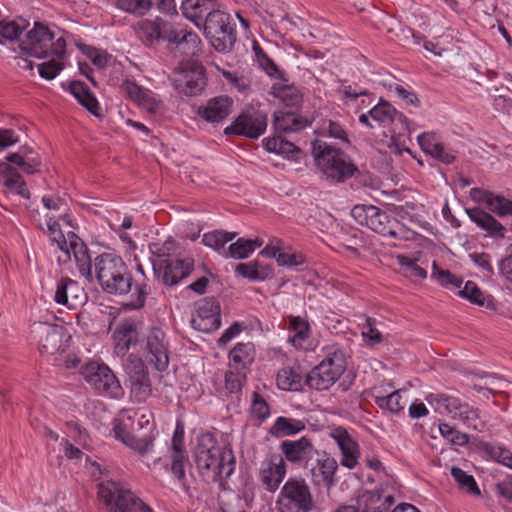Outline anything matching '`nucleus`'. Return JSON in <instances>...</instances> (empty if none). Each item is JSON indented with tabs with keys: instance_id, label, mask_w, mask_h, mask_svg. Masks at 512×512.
I'll use <instances>...</instances> for the list:
<instances>
[{
	"instance_id": "obj_40",
	"label": "nucleus",
	"mask_w": 512,
	"mask_h": 512,
	"mask_svg": "<svg viewBox=\"0 0 512 512\" xmlns=\"http://www.w3.org/2000/svg\"><path fill=\"white\" fill-rule=\"evenodd\" d=\"M304 377L298 367H285L276 376L279 389L284 391H298L302 388Z\"/></svg>"
},
{
	"instance_id": "obj_18",
	"label": "nucleus",
	"mask_w": 512,
	"mask_h": 512,
	"mask_svg": "<svg viewBox=\"0 0 512 512\" xmlns=\"http://www.w3.org/2000/svg\"><path fill=\"white\" fill-rule=\"evenodd\" d=\"M174 86L180 92L193 96L200 93L206 85L204 68L197 63L181 68L173 78Z\"/></svg>"
},
{
	"instance_id": "obj_36",
	"label": "nucleus",
	"mask_w": 512,
	"mask_h": 512,
	"mask_svg": "<svg viewBox=\"0 0 512 512\" xmlns=\"http://www.w3.org/2000/svg\"><path fill=\"white\" fill-rule=\"evenodd\" d=\"M218 4L215 0H184L182 2L183 15L200 27V21L204 16H209Z\"/></svg>"
},
{
	"instance_id": "obj_58",
	"label": "nucleus",
	"mask_w": 512,
	"mask_h": 512,
	"mask_svg": "<svg viewBox=\"0 0 512 512\" xmlns=\"http://www.w3.org/2000/svg\"><path fill=\"white\" fill-rule=\"evenodd\" d=\"M246 381V374L242 370L227 371L225 374V389L228 393L234 394L241 391Z\"/></svg>"
},
{
	"instance_id": "obj_35",
	"label": "nucleus",
	"mask_w": 512,
	"mask_h": 512,
	"mask_svg": "<svg viewBox=\"0 0 512 512\" xmlns=\"http://www.w3.org/2000/svg\"><path fill=\"white\" fill-rule=\"evenodd\" d=\"M418 143L426 154L431 155L433 158L440 160L443 163L449 164L453 161L454 156L448 152L445 147L439 142L438 137L434 133L425 132L417 137Z\"/></svg>"
},
{
	"instance_id": "obj_54",
	"label": "nucleus",
	"mask_w": 512,
	"mask_h": 512,
	"mask_svg": "<svg viewBox=\"0 0 512 512\" xmlns=\"http://www.w3.org/2000/svg\"><path fill=\"white\" fill-rule=\"evenodd\" d=\"M376 403L381 409L391 413H398L402 411L405 406L400 391H394L387 396H377Z\"/></svg>"
},
{
	"instance_id": "obj_64",
	"label": "nucleus",
	"mask_w": 512,
	"mask_h": 512,
	"mask_svg": "<svg viewBox=\"0 0 512 512\" xmlns=\"http://www.w3.org/2000/svg\"><path fill=\"white\" fill-rule=\"evenodd\" d=\"M500 276L510 285H512V247L507 255L498 263Z\"/></svg>"
},
{
	"instance_id": "obj_17",
	"label": "nucleus",
	"mask_w": 512,
	"mask_h": 512,
	"mask_svg": "<svg viewBox=\"0 0 512 512\" xmlns=\"http://www.w3.org/2000/svg\"><path fill=\"white\" fill-rule=\"evenodd\" d=\"M221 324L220 306L213 299H203L198 302L191 318L192 327L203 333L216 331Z\"/></svg>"
},
{
	"instance_id": "obj_51",
	"label": "nucleus",
	"mask_w": 512,
	"mask_h": 512,
	"mask_svg": "<svg viewBox=\"0 0 512 512\" xmlns=\"http://www.w3.org/2000/svg\"><path fill=\"white\" fill-rule=\"evenodd\" d=\"M316 133L320 136H328L337 139L342 143H349L347 133L341 125L329 119L321 120L317 126Z\"/></svg>"
},
{
	"instance_id": "obj_19",
	"label": "nucleus",
	"mask_w": 512,
	"mask_h": 512,
	"mask_svg": "<svg viewBox=\"0 0 512 512\" xmlns=\"http://www.w3.org/2000/svg\"><path fill=\"white\" fill-rule=\"evenodd\" d=\"M340 450V464L348 469H354L359 461L360 447L353 435L343 427H334L329 432Z\"/></svg>"
},
{
	"instance_id": "obj_28",
	"label": "nucleus",
	"mask_w": 512,
	"mask_h": 512,
	"mask_svg": "<svg viewBox=\"0 0 512 512\" xmlns=\"http://www.w3.org/2000/svg\"><path fill=\"white\" fill-rule=\"evenodd\" d=\"M471 197L499 217L512 216V201L503 196L482 189H472Z\"/></svg>"
},
{
	"instance_id": "obj_42",
	"label": "nucleus",
	"mask_w": 512,
	"mask_h": 512,
	"mask_svg": "<svg viewBox=\"0 0 512 512\" xmlns=\"http://www.w3.org/2000/svg\"><path fill=\"white\" fill-rule=\"evenodd\" d=\"M192 270L190 260H174L166 265L163 280L167 285H175L181 279L187 277Z\"/></svg>"
},
{
	"instance_id": "obj_29",
	"label": "nucleus",
	"mask_w": 512,
	"mask_h": 512,
	"mask_svg": "<svg viewBox=\"0 0 512 512\" xmlns=\"http://www.w3.org/2000/svg\"><path fill=\"white\" fill-rule=\"evenodd\" d=\"M337 469V461L333 457L323 454L316 460V464L312 468L313 481L317 485H323L329 489L336 483L335 474Z\"/></svg>"
},
{
	"instance_id": "obj_49",
	"label": "nucleus",
	"mask_w": 512,
	"mask_h": 512,
	"mask_svg": "<svg viewBox=\"0 0 512 512\" xmlns=\"http://www.w3.org/2000/svg\"><path fill=\"white\" fill-rule=\"evenodd\" d=\"M235 237L236 234L233 232L213 231L203 235L202 243L217 252H221L224 246Z\"/></svg>"
},
{
	"instance_id": "obj_26",
	"label": "nucleus",
	"mask_w": 512,
	"mask_h": 512,
	"mask_svg": "<svg viewBox=\"0 0 512 512\" xmlns=\"http://www.w3.org/2000/svg\"><path fill=\"white\" fill-rule=\"evenodd\" d=\"M288 341L296 349L310 350L315 346L309 323L299 317H290L288 324Z\"/></svg>"
},
{
	"instance_id": "obj_5",
	"label": "nucleus",
	"mask_w": 512,
	"mask_h": 512,
	"mask_svg": "<svg viewBox=\"0 0 512 512\" xmlns=\"http://www.w3.org/2000/svg\"><path fill=\"white\" fill-rule=\"evenodd\" d=\"M97 279L111 294H124L131 290L132 279L122 258L113 253H102L94 262Z\"/></svg>"
},
{
	"instance_id": "obj_63",
	"label": "nucleus",
	"mask_w": 512,
	"mask_h": 512,
	"mask_svg": "<svg viewBox=\"0 0 512 512\" xmlns=\"http://www.w3.org/2000/svg\"><path fill=\"white\" fill-rule=\"evenodd\" d=\"M470 260L477 266L486 276H491L494 273L491 264V257L485 252H473L469 254Z\"/></svg>"
},
{
	"instance_id": "obj_10",
	"label": "nucleus",
	"mask_w": 512,
	"mask_h": 512,
	"mask_svg": "<svg viewBox=\"0 0 512 512\" xmlns=\"http://www.w3.org/2000/svg\"><path fill=\"white\" fill-rule=\"evenodd\" d=\"M32 332L39 337V351L43 357L52 363L62 360L71 340L63 327L39 322L33 324Z\"/></svg>"
},
{
	"instance_id": "obj_30",
	"label": "nucleus",
	"mask_w": 512,
	"mask_h": 512,
	"mask_svg": "<svg viewBox=\"0 0 512 512\" xmlns=\"http://www.w3.org/2000/svg\"><path fill=\"white\" fill-rule=\"evenodd\" d=\"M130 395L135 402H145L152 395L151 382L140 363L129 373Z\"/></svg>"
},
{
	"instance_id": "obj_46",
	"label": "nucleus",
	"mask_w": 512,
	"mask_h": 512,
	"mask_svg": "<svg viewBox=\"0 0 512 512\" xmlns=\"http://www.w3.org/2000/svg\"><path fill=\"white\" fill-rule=\"evenodd\" d=\"M396 260L400 267L399 271L404 277L411 280L427 278L426 270L418 265L417 260L404 255H398Z\"/></svg>"
},
{
	"instance_id": "obj_33",
	"label": "nucleus",
	"mask_w": 512,
	"mask_h": 512,
	"mask_svg": "<svg viewBox=\"0 0 512 512\" xmlns=\"http://www.w3.org/2000/svg\"><path fill=\"white\" fill-rule=\"evenodd\" d=\"M0 183L10 192L29 198V191L17 170L6 162H0Z\"/></svg>"
},
{
	"instance_id": "obj_52",
	"label": "nucleus",
	"mask_w": 512,
	"mask_h": 512,
	"mask_svg": "<svg viewBox=\"0 0 512 512\" xmlns=\"http://www.w3.org/2000/svg\"><path fill=\"white\" fill-rule=\"evenodd\" d=\"M438 430L440 435L451 445L464 446L469 441L467 434L448 423H439Z\"/></svg>"
},
{
	"instance_id": "obj_7",
	"label": "nucleus",
	"mask_w": 512,
	"mask_h": 512,
	"mask_svg": "<svg viewBox=\"0 0 512 512\" xmlns=\"http://www.w3.org/2000/svg\"><path fill=\"white\" fill-rule=\"evenodd\" d=\"M428 403L439 414H449L452 418L461 421L466 427L482 431L485 421L479 411L459 399L444 394H429L426 397Z\"/></svg>"
},
{
	"instance_id": "obj_25",
	"label": "nucleus",
	"mask_w": 512,
	"mask_h": 512,
	"mask_svg": "<svg viewBox=\"0 0 512 512\" xmlns=\"http://www.w3.org/2000/svg\"><path fill=\"white\" fill-rule=\"evenodd\" d=\"M233 109V100L227 96L210 99L197 109V114L207 122L218 123L225 120Z\"/></svg>"
},
{
	"instance_id": "obj_53",
	"label": "nucleus",
	"mask_w": 512,
	"mask_h": 512,
	"mask_svg": "<svg viewBox=\"0 0 512 512\" xmlns=\"http://www.w3.org/2000/svg\"><path fill=\"white\" fill-rule=\"evenodd\" d=\"M451 475L460 488L472 495H480V489L472 475L458 467L451 468Z\"/></svg>"
},
{
	"instance_id": "obj_6",
	"label": "nucleus",
	"mask_w": 512,
	"mask_h": 512,
	"mask_svg": "<svg viewBox=\"0 0 512 512\" xmlns=\"http://www.w3.org/2000/svg\"><path fill=\"white\" fill-rule=\"evenodd\" d=\"M98 497L109 512H153L136 494L114 481H102L98 486Z\"/></svg>"
},
{
	"instance_id": "obj_39",
	"label": "nucleus",
	"mask_w": 512,
	"mask_h": 512,
	"mask_svg": "<svg viewBox=\"0 0 512 512\" xmlns=\"http://www.w3.org/2000/svg\"><path fill=\"white\" fill-rule=\"evenodd\" d=\"M68 90L90 113L95 116L99 115V103L83 83L72 81L68 84Z\"/></svg>"
},
{
	"instance_id": "obj_22",
	"label": "nucleus",
	"mask_w": 512,
	"mask_h": 512,
	"mask_svg": "<svg viewBox=\"0 0 512 512\" xmlns=\"http://www.w3.org/2000/svg\"><path fill=\"white\" fill-rule=\"evenodd\" d=\"M286 475L285 460L277 454H273L265 458L259 469V477L269 492H275Z\"/></svg>"
},
{
	"instance_id": "obj_37",
	"label": "nucleus",
	"mask_w": 512,
	"mask_h": 512,
	"mask_svg": "<svg viewBox=\"0 0 512 512\" xmlns=\"http://www.w3.org/2000/svg\"><path fill=\"white\" fill-rule=\"evenodd\" d=\"M468 215L472 222L486 231L488 236L497 238L505 236V227L490 214L480 210H471Z\"/></svg>"
},
{
	"instance_id": "obj_4",
	"label": "nucleus",
	"mask_w": 512,
	"mask_h": 512,
	"mask_svg": "<svg viewBox=\"0 0 512 512\" xmlns=\"http://www.w3.org/2000/svg\"><path fill=\"white\" fill-rule=\"evenodd\" d=\"M312 156L317 169L332 181L343 182L356 171L355 166L342 151L322 140L313 141Z\"/></svg>"
},
{
	"instance_id": "obj_60",
	"label": "nucleus",
	"mask_w": 512,
	"mask_h": 512,
	"mask_svg": "<svg viewBox=\"0 0 512 512\" xmlns=\"http://www.w3.org/2000/svg\"><path fill=\"white\" fill-rule=\"evenodd\" d=\"M131 414L133 415L130 416L133 422L138 420V430H149L154 427V415L150 410L146 408L131 409Z\"/></svg>"
},
{
	"instance_id": "obj_48",
	"label": "nucleus",
	"mask_w": 512,
	"mask_h": 512,
	"mask_svg": "<svg viewBox=\"0 0 512 512\" xmlns=\"http://www.w3.org/2000/svg\"><path fill=\"white\" fill-rule=\"evenodd\" d=\"M274 127L280 132H290L299 130L304 125L296 115L278 111L274 113Z\"/></svg>"
},
{
	"instance_id": "obj_55",
	"label": "nucleus",
	"mask_w": 512,
	"mask_h": 512,
	"mask_svg": "<svg viewBox=\"0 0 512 512\" xmlns=\"http://www.w3.org/2000/svg\"><path fill=\"white\" fill-rule=\"evenodd\" d=\"M171 472L179 481H183L186 477L185 465L188 461L185 450L171 449Z\"/></svg>"
},
{
	"instance_id": "obj_56",
	"label": "nucleus",
	"mask_w": 512,
	"mask_h": 512,
	"mask_svg": "<svg viewBox=\"0 0 512 512\" xmlns=\"http://www.w3.org/2000/svg\"><path fill=\"white\" fill-rule=\"evenodd\" d=\"M115 6L125 12L144 15L151 7L150 0H113Z\"/></svg>"
},
{
	"instance_id": "obj_43",
	"label": "nucleus",
	"mask_w": 512,
	"mask_h": 512,
	"mask_svg": "<svg viewBox=\"0 0 512 512\" xmlns=\"http://www.w3.org/2000/svg\"><path fill=\"white\" fill-rule=\"evenodd\" d=\"M263 244L264 241L259 237H255L254 239L239 238L237 241L230 244L228 254L234 259H245Z\"/></svg>"
},
{
	"instance_id": "obj_38",
	"label": "nucleus",
	"mask_w": 512,
	"mask_h": 512,
	"mask_svg": "<svg viewBox=\"0 0 512 512\" xmlns=\"http://www.w3.org/2000/svg\"><path fill=\"white\" fill-rule=\"evenodd\" d=\"M255 348L250 342L238 343L229 353L230 366L236 370L247 369L254 361Z\"/></svg>"
},
{
	"instance_id": "obj_21",
	"label": "nucleus",
	"mask_w": 512,
	"mask_h": 512,
	"mask_svg": "<svg viewBox=\"0 0 512 512\" xmlns=\"http://www.w3.org/2000/svg\"><path fill=\"white\" fill-rule=\"evenodd\" d=\"M123 88L129 98L148 113L161 116L165 112L163 101L152 91L133 81H126Z\"/></svg>"
},
{
	"instance_id": "obj_61",
	"label": "nucleus",
	"mask_w": 512,
	"mask_h": 512,
	"mask_svg": "<svg viewBox=\"0 0 512 512\" xmlns=\"http://www.w3.org/2000/svg\"><path fill=\"white\" fill-rule=\"evenodd\" d=\"M362 337L366 344L375 345L382 340L381 332L376 328L375 322L367 318L361 330Z\"/></svg>"
},
{
	"instance_id": "obj_45",
	"label": "nucleus",
	"mask_w": 512,
	"mask_h": 512,
	"mask_svg": "<svg viewBox=\"0 0 512 512\" xmlns=\"http://www.w3.org/2000/svg\"><path fill=\"white\" fill-rule=\"evenodd\" d=\"M47 60L37 64L39 75L46 79H54L64 68L65 52L50 53Z\"/></svg>"
},
{
	"instance_id": "obj_44",
	"label": "nucleus",
	"mask_w": 512,
	"mask_h": 512,
	"mask_svg": "<svg viewBox=\"0 0 512 512\" xmlns=\"http://www.w3.org/2000/svg\"><path fill=\"white\" fill-rule=\"evenodd\" d=\"M272 95L285 106H296L301 101V94L298 89L283 81H278L272 86Z\"/></svg>"
},
{
	"instance_id": "obj_13",
	"label": "nucleus",
	"mask_w": 512,
	"mask_h": 512,
	"mask_svg": "<svg viewBox=\"0 0 512 512\" xmlns=\"http://www.w3.org/2000/svg\"><path fill=\"white\" fill-rule=\"evenodd\" d=\"M351 215L360 225L367 226L383 236L388 235L400 239L410 238V232H404L402 229H392L389 216L376 206L356 205L352 208Z\"/></svg>"
},
{
	"instance_id": "obj_34",
	"label": "nucleus",
	"mask_w": 512,
	"mask_h": 512,
	"mask_svg": "<svg viewBox=\"0 0 512 512\" xmlns=\"http://www.w3.org/2000/svg\"><path fill=\"white\" fill-rule=\"evenodd\" d=\"M281 450L289 462L301 463L311 456L313 446L306 437H302L295 441H284Z\"/></svg>"
},
{
	"instance_id": "obj_59",
	"label": "nucleus",
	"mask_w": 512,
	"mask_h": 512,
	"mask_svg": "<svg viewBox=\"0 0 512 512\" xmlns=\"http://www.w3.org/2000/svg\"><path fill=\"white\" fill-rule=\"evenodd\" d=\"M148 291L145 284H136L126 306L130 309H140L144 306Z\"/></svg>"
},
{
	"instance_id": "obj_8",
	"label": "nucleus",
	"mask_w": 512,
	"mask_h": 512,
	"mask_svg": "<svg viewBox=\"0 0 512 512\" xmlns=\"http://www.w3.org/2000/svg\"><path fill=\"white\" fill-rule=\"evenodd\" d=\"M65 48L66 41L63 33L51 31L41 23H35L23 44V49L27 54L39 59L48 58L50 53H63Z\"/></svg>"
},
{
	"instance_id": "obj_41",
	"label": "nucleus",
	"mask_w": 512,
	"mask_h": 512,
	"mask_svg": "<svg viewBox=\"0 0 512 512\" xmlns=\"http://www.w3.org/2000/svg\"><path fill=\"white\" fill-rule=\"evenodd\" d=\"M304 429L305 423L302 420L280 416L271 426L270 434L275 437L292 436Z\"/></svg>"
},
{
	"instance_id": "obj_20",
	"label": "nucleus",
	"mask_w": 512,
	"mask_h": 512,
	"mask_svg": "<svg viewBox=\"0 0 512 512\" xmlns=\"http://www.w3.org/2000/svg\"><path fill=\"white\" fill-rule=\"evenodd\" d=\"M359 123L368 128L386 127L396 122L403 123L402 114L398 113L388 102L380 101L367 113L359 115Z\"/></svg>"
},
{
	"instance_id": "obj_24",
	"label": "nucleus",
	"mask_w": 512,
	"mask_h": 512,
	"mask_svg": "<svg viewBox=\"0 0 512 512\" xmlns=\"http://www.w3.org/2000/svg\"><path fill=\"white\" fill-rule=\"evenodd\" d=\"M338 94L343 105L354 113H360L373 102L371 94L356 85L342 84L338 90Z\"/></svg>"
},
{
	"instance_id": "obj_9",
	"label": "nucleus",
	"mask_w": 512,
	"mask_h": 512,
	"mask_svg": "<svg viewBox=\"0 0 512 512\" xmlns=\"http://www.w3.org/2000/svg\"><path fill=\"white\" fill-rule=\"evenodd\" d=\"M81 374L90 387L99 395L119 399L124 390L112 370L103 362L89 361L81 367Z\"/></svg>"
},
{
	"instance_id": "obj_14",
	"label": "nucleus",
	"mask_w": 512,
	"mask_h": 512,
	"mask_svg": "<svg viewBox=\"0 0 512 512\" xmlns=\"http://www.w3.org/2000/svg\"><path fill=\"white\" fill-rule=\"evenodd\" d=\"M133 416L131 409H124L120 411L112 421V429H108L106 426L99 425L98 429L104 434L113 436L115 440L123 443L125 446L138 451L143 454L150 450V443L140 442L134 435L135 431L134 422L132 421Z\"/></svg>"
},
{
	"instance_id": "obj_15",
	"label": "nucleus",
	"mask_w": 512,
	"mask_h": 512,
	"mask_svg": "<svg viewBox=\"0 0 512 512\" xmlns=\"http://www.w3.org/2000/svg\"><path fill=\"white\" fill-rule=\"evenodd\" d=\"M267 127V116L261 111H245L235 121L225 128L226 134L242 135L258 138Z\"/></svg>"
},
{
	"instance_id": "obj_2",
	"label": "nucleus",
	"mask_w": 512,
	"mask_h": 512,
	"mask_svg": "<svg viewBox=\"0 0 512 512\" xmlns=\"http://www.w3.org/2000/svg\"><path fill=\"white\" fill-rule=\"evenodd\" d=\"M194 457L198 472L206 482H222L235 471L232 449L210 433L198 437Z\"/></svg>"
},
{
	"instance_id": "obj_62",
	"label": "nucleus",
	"mask_w": 512,
	"mask_h": 512,
	"mask_svg": "<svg viewBox=\"0 0 512 512\" xmlns=\"http://www.w3.org/2000/svg\"><path fill=\"white\" fill-rule=\"evenodd\" d=\"M79 48L95 66L103 68L108 63V55L103 50L87 45H79Z\"/></svg>"
},
{
	"instance_id": "obj_12",
	"label": "nucleus",
	"mask_w": 512,
	"mask_h": 512,
	"mask_svg": "<svg viewBox=\"0 0 512 512\" xmlns=\"http://www.w3.org/2000/svg\"><path fill=\"white\" fill-rule=\"evenodd\" d=\"M346 369L344 353L339 349L329 351L326 357L308 375L307 384L317 390L331 387Z\"/></svg>"
},
{
	"instance_id": "obj_27",
	"label": "nucleus",
	"mask_w": 512,
	"mask_h": 512,
	"mask_svg": "<svg viewBox=\"0 0 512 512\" xmlns=\"http://www.w3.org/2000/svg\"><path fill=\"white\" fill-rule=\"evenodd\" d=\"M138 326L133 320L122 321L114 330L112 338L114 351L118 356H125L138 339Z\"/></svg>"
},
{
	"instance_id": "obj_50",
	"label": "nucleus",
	"mask_w": 512,
	"mask_h": 512,
	"mask_svg": "<svg viewBox=\"0 0 512 512\" xmlns=\"http://www.w3.org/2000/svg\"><path fill=\"white\" fill-rule=\"evenodd\" d=\"M457 292L461 297L479 306H488L491 302V300L472 281H467L463 287L461 286V288L457 290Z\"/></svg>"
},
{
	"instance_id": "obj_47",
	"label": "nucleus",
	"mask_w": 512,
	"mask_h": 512,
	"mask_svg": "<svg viewBox=\"0 0 512 512\" xmlns=\"http://www.w3.org/2000/svg\"><path fill=\"white\" fill-rule=\"evenodd\" d=\"M431 279L450 290H458L463 284L462 279L448 270L439 268L435 262L432 265Z\"/></svg>"
},
{
	"instance_id": "obj_23",
	"label": "nucleus",
	"mask_w": 512,
	"mask_h": 512,
	"mask_svg": "<svg viewBox=\"0 0 512 512\" xmlns=\"http://www.w3.org/2000/svg\"><path fill=\"white\" fill-rule=\"evenodd\" d=\"M53 300L58 305H63L68 309H74L84 303L86 294L84 289L76 281L69 278H62L56 284Z\"/></svg>"
},
{
	"instance_id": "obj_11",
	"label": "nucleus",
	"mask_w": 512,
	"mask_h": 512,
	"mask_svg": "<svg viewBox=\"0 0 512 512\" xmlns=\"http://www.w3.org/2000/svg\"><path fill=\"white\" fill-rule=\"evenodd\" d=\"M204 34L217 51H227L235 42V27L231 16L216 7L204 23Z\"/></svg>"
},
{
	"instance_id": "obj_3",
	"label": "nucleus",
	"mask_w": 512,
	"mask_h": 512,
	"mask_svg": "<svg viewBox=\"0 0 512 512\" xmlns=\"http://www.w3.org/2000/svg\"><path fill=\"white\" fill-rule=\"evenodd\" d=\"M139 38L146 44L152 45L162 39L170 43H185L195 54L199 50L201 43L198 35L192 31H187L180 26H172L161 18L144 19L140 21L136 29Z\"/></svg>"
},
{
	"instance_id": "obj_31",
	"label": "nucleus",
	"mask_w": 512,
	"mask_h": 512,
	"mask_svg": "<svg viewBox=\"0 0 512 512\" xmlns=\"http://www.w3.org/2000/svg\"><path fill=\"white\" fill-rule=\"evenodd\" d=\"M278 499L285 502H294L312 505V498L304 480L289 478L283 485Z\"/></svg>"
},
{
	"instance_id": "obj_57",
	"label": "nucleus",
	"mask_w": 512,
	"mask_h": 512,
	"mask_svg": "<svg viewBox=\"0 0 512 512\" xmlns=\"http://www.w3.org/2000/svg\"><path fill=\"white\" fill-rule=\"evenodd\" d=\"M250 414L261 422L270 416L269 404L264 397L257 392H254L252 395Z\"/></svg>"
},
{
	"instance_id": "obj_16",
	"label": "nucleus",
	"mask_w": 512,
	"mask_h": 512,
	"mask_svg": "<svg viewBox=\"0 0 512 512\" xmlns=\"http://www.w3.org/2000/svg\"><path fill=\"white\" fill-rule=\"evenodd\" d=\"M145 350L147 351V360L157 370L163 371L168 367V341L160 328L154 327L147 332Z\"/></svg>"
},
{
	"instance_id": "obj_1",
	"label": "nucleus",
	"mask_w": 512,
	"mask_h": 512,
	"mask_svg": "<svg viewBox=\"0 0 512 512\" xmlns=\"http://www.w3.org/2000/svg\"><path fill=\"white\" fill-rule=\"evenodd\" d=\"M43 205L48 210L45 214L47 233L52 243L56 246L57 260L60 264H66L72 260L81 276L92 278V263L88 249L82 240L72 231H63L62 225L67 228H75L74 221L60 198L44 196Z\"/></svg>"
},
{
	"instance_id": "obj_32",
	"label": "nucleus",
	"mask_w": 512,
	"mask_h": 512,
	"mask_svg": "<svg viewBox=\"0 0 512 512\" xmlns=\"http://www.w3.org/2000/svg\"><path fill=\"white\" fill-rule=\"evenodd\" d=\"M262 143L265 150L269 153L280 155L296 163L301 162L303 159V152L292 142L286 141L281 137H267L263 139Z\"/></svg>"
}]
</instances>
